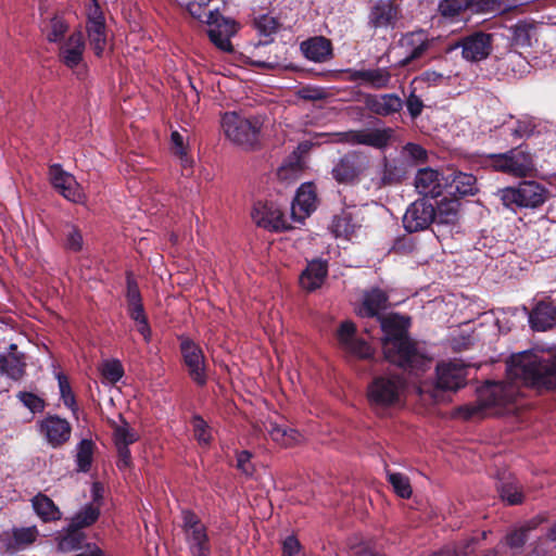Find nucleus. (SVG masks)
<instances>
[{
  "label": "nucleus",
  "mask_w": 556,
  "mask_h": 556,
  "mask_svg": "<svg viewBox=\"0 0 556 556\" xmlns=\"http://www.w3.org/2000/svg\"><path fill=\"white\" fill-rule=\"evenodd\" d=\"M415 187L420 194L437 198L446 189L447 178L433 168H420L415 176Z\"/></svg>",
  "instance_id": "4be33fe9"
},
{
  "label": "nucleus",
  "mask_w": 556,
  "mask_h": 556,
  "mask_svg": "<svg viewBox=\"0 0 556 556\" xmlns=\"http://www.w3.org/2000/svg\"><path fill=\"white\" fill-rule=\"evenodd\" d=\"M118 452L117 466L119 469L127 468L130 465V452L128 446H116Z\"/></svg>",
  "instance_id": "338daca9"
},
{
  "label": "nucleus",
  "mask_w": 556,
  "mask_h": 556,
  "mask_svg": "<svg viewBox=\"0 0 556 556\" xmlns=\"http://www.w3.org/2000/svg\"><path fill=\"white\" fill-rule=\"evenodd\" d=\"M50 180L52 186L68 201L74 203H84L86 194L77 182L76 178L63 170L60 165L50 167Z\"/></svg>",
  "instance_id": "dca6fc26"
},
{
  "label": "nucleus",
  "mask_w": 556,
  "mask_h": 556,
  "mask_svg": "<svg viewBox=\"0 0 556 556\" xmlns=\"http://www.w3.org/2000/svg\"><path fill=\"white\" fill-rule=\"evenodd\" d=\"M85 41L81 31H74L60 46L59 58L71 70L78 68L83 64Z\"/></svg>",
  "instance_id": "b1692460"
},
{
  "label": "nucleus",
  "mask_w": 556,
  "mask_h": 556,
  "mask_svg": "<svg viewBox=\"0 0 556 556\" xmlns=\"http://www.w3.org/2000/svg\"><path fill=\"white\" fill-rule=\"evenodd\" d=\"M369 160L366 155L351 152L342 156L332 168L333 178L340 184H357L369 179Z\"/></svg>",
  "instance_id": "1a4fd4ad"
},
{
  "label": "nucleus",
  "mask_w": 556,
  "mask_h": 556,
  "mask_svg": "<svg viewBox=\"0 0 556 556\" xmlns=\"http://www.w3.org/2000/svg\"><path fill=\"white\" fill-rule=\"evenodd\" d=\"M448 193L453 195H469L473 194L477 189V179L473 175L467 173L454 174L451 182H447Z\"/></svg>",
  "instance_id": "72a5a7b5"
},
{
  "label": "nucleus",
  "mask_w": 556,
  "mask_h": 556,
  "mask_svg": "<svg viewBox=\"0 0 556 556\" xmlns=\"http://www.w3.org/2000/svg\"><path fill=\"white\" fill-rule=\"evenodd\" d=\"M352 77L370 88L383 89L390 84L391 73L387 67H377L355 71Z\"/></svg>",
  "instance_id": "c756f323"
},
{
  "label": "nucleus",
  "mask_w": 556,
  "mask_h": 556,
  "mask_svg": "<svg viewBox=\"0 0 556 556\" xmlns=\"http://www.w3.org/2000/svg\"><path fill=\"white\" fill-rule=\"evenodd\" d=\"M211 0H181L180 3L182 5H186L188 12L192 16H201L202 15V9L204 5L210 3Z\"/></svg>",
  "instance_id": "0e129e2a"
},
{
  "label": "nucleus",
  "mask_w": 556,
  "mask_h": 556,
  "mask_svg": "<svg viewBox=\"0 0 556 556\" xmlns=\"http://www.w3.org/2000/svg\"><path fill=\"white\" fill-rule=\"evenodd\" d=\"M25 364L16 356H8V365L4 375L12 379H20L24 375Z\"/></svg>",
  "instance_id": "864d4df0"
},
{
  "label": "nucleus",
  "mask_w": 556,
  "mask_h": 556,
  "mask_svg": "<svg viewBox=\"0 0 556 556\" xmlns=\"http://www.w3.org/2000/svg\"><path fill=\"white\" fill-rule=\"evenodd\" d=\"M405 388L397 375L377 377L368 387V400L375 407H388L400 402Z\"/></svg>",
  "instance_id": "423d86ee"
},
{
  "label": "nucleus",
  "mask_w": 556,
  "mask_h": 556,
  "mask_svg": "<svg viewBox=\"0 0 556 556\" xmlns=\"http://www.w3.org/2000/svg\"><path fill=\"white\" fill-rule=\"evenodd\" d=\"M35 513L43 521H52L61 518V513L53 501L47 495L38 494L31 500Z\"/></svg>",
  "instance_id": "e433bc0d"
},
{
  "label": "nucleus",
  "mask_w": 556,
  "mask_h": 556,
  "mask_svg": "<svg viewBox=\"0 0 556 556\" xmlns=\"http://www.w3.org/2000/svg\"><path fill=\"white\" fill-rule=\"evenodd\" d=\"M76 464L80 471H88L93 455V442L91 440L84 439L81 440L76 447Z\"/></svg>",
  "instance_id": "a19ab883"
},
{
  "label": "nucleus",
  "mask_w": 556,
  "mask_h": 556,
  "mask_svg": "<svg viewBox=\"0 0 556 556\" xmlns=\"http://www.w3.org/2000/svg\"><path fill=\"white\" fill-rule=\"evenodd\" d=\"M207 5L208 3L203 7L201 16L193 17L200 21H203V18H205V23L208 26L207 34L211 41L219 50L230 52L232 50L230 38L237 33L238 24L231 18H226L219 15L218 12H206Z\"/></svg>",
  "instance_id": "0eeeda50"
},
{
  "label": "nucleus",
  "mask_w": 556,
  "mask_h": 556,
  "mask_svg": "<svg viewBox=\"0 0 556 556\" xmlns=\"http://www.w3.org/2000/svg\"><path fill=\"white\" fill-rule=\"evenodd\" d=\"M304 55L314 62H324L331 55V43L325 37H315L302 42Z\"/></svg>",
  "instance_id": "2f4dec72"
},
{
  "label": "nucleus",
  "mask_w": 556,
  "mask_h": 556,
  "mask_svg": "<svg viewBox=\"0 0 556 556\" xmlns=\"http://www.w3.org/2000/svg\"><path fill=\"white\" fill-rule=\"evenodd\" d=\"M458 202L456 200L443 199L437 210L433 223L437 226H451L454 227L458 220Z\"/></svg>",
  "instance_id": "f704fd0d"
},
{
  "label": "nucleus",
  "mask_w": 556,
  "mask_h": 556,
  "mask_svg": "<svg viewBox=\"0 0 556 556\" xmlns=\"http://www.w3.org/2000/svg\"><path fill=\"white\" fill-rule=\"evenodd\" d=\"M501 497L509 505H516L522 502V494L517 483L507 482L500 489Z\"/></svg>",
  "instance_id": "09e8293b"
},
{
  "label": "nucleus",
  "mask_w": 556,
  "mask_h": 556,
  "mask_svg": "<svg viewBox=\"0 0 556 556\" xmlns=\"http://www.w3.org/2000/svg\"><path fill=\"white\" fill-rule=\"evenodd\" d=\"M513 40L517 46L529 47L531 45L530 28L526 24L514 27Z\"/></svg>",
  "instance_id": "5fc2aeb1"
},
{
  "label": "nucleus",
  "mask_w": 556,
  "mask_h": 556,
  "mask_svg": "<svg viewBox=\"0 0 556 556\" xmlns=\"http://www.w3.org/2000/svg\"><path fill=\"white\" fill-rule=\"evenodd\" d=\"M16 396L33 414L41 413L45 409L46 403L37 394L20 392Z\"/></svg>",
  "instance_id": "8fccbe9b"
},
{
  "label": "nucleus",
  "mask_w": 556,
  "mask_h": 556,
  "mask_svg": "<svg viewBox=\"0 0 556 556\" xmlns=\"http://www.w3.org/2000/svg\"><path fill=\"white\" fill-rule=\"evenodd\" d=\"M498 194L506 207L538 208L547 201L549 191L538 181L525 180L517 187L501 189Z\"/></svg>",
  "instance_id": "20e7f679"
},
{
  "label": "nucleus",
  "mask_w": 556,
  "mask_h": 556,
  "mask_svg": "<svg viewBox=\"0 0 556 556\" xmlns=\"http://www.w3.org/2000/svg\"><path fill=\"white\" fill-rule=\"evenodd\" d=\"M182 527L192 556H211V545L205 526L189 510L182 511Z\"/></svg>",
  "instance_id": "9d476101"
},
{
  "label": "nucleus",
  "mask_w": 556,
  "mask_h": 556,
  "mask_svg": "<svg viewBox=\"0 0 556 556\" xmlns=\"http://www.w3.org/2000/svg\"><path fill=\"white\" fill-rule=\"evenodd\" d=\"M102 376L110 382L116 383L124 376V369L119 361H104L100 367Z\"/></svg>",
  "instance_id": "37998d69"
},
{
  "label": "nucleus",
  "mask_w": 556,
  "mask_h": 556,
  "mask_svg": "<svg viewBox=\"0 0 556 556\" xmlns=\"http://www.w3.org/2000/svg\"><path fill=\"white\" fill-rule=\"evenodd\" d=\"M389 483L392 485L394 492L402 498L410 497L413 490L409 479L400 472L387 471Z\"/></svg>",
  "instance_id": "79ce46f5"
},
{
  "label": "nucleus",
  "mask_w": 556,
  "mask_h": 556,
  "mask_svg": "<svg viewBox=\"0 0 556 556\" xmlns=\"http://www.w3.org/2000/svg\"><path fill=\"white\" fill-rule=\"evenodd\" d=\"M387 303L386 292L372 288L364 293L357 314L361 317H378L383 332L384 357L390 363L418 375L430 367L431 358L420 352L407 337L409 318L399 314L380 317V312L387 307Z\"/></svg>",
  "instance_id": "f03ea898"
},
{
  "label": "nucleus",
  "mask_w": 556,
  "mask_h": 556,
  "mask_svg": "<svg viewBox=\"0 0 556 556\" xmlns=\"http://www.w3.org/2000/svg\"><path fill=\"white\" fill-rule=\"evenodd\" d=\"M327 273V263L320 260H314L308 263L306 269L302 273L300 283L303 289L314 291L323 285Z\"/></svg>",
  "instance_id": "c85d7f7f"
},
{
  "label": "nucleus",
  "mask_w": 556,
  "mask_h": 556,
  "mask_svg": "<svg viewBox=\"0 0 556 556\" xmlns=\"http://www.w3.org/2000/svg\"><path fill=\"white\" fill-rule=\"evenodd\" d=\"M356 327L351 321H344L338 330V340L343 350L358 358H369L374 351L371 346L355 334Z\"/></svg>",
  "instance_id": "aec40b11"
},
{
  "label": "nucleus",
  "mask_w": 556,
  "mask_h": 556,
  "mask_svg": "<svg viewBox=\"0 0 556 556\" xmlns=\"http://www.w3.org/2000/svg\"><path fill=\"white\" fill-rule=\"evenodd\" d=\"M526 542V531L525 529H517L511 531L505 536V543L511 549H519Z\"/></svg>",
  "instance_id": "bf43d9fd"
},
{
  "label": "nucleus",
  "mask_w": 556,
  "mask_h": 556,
  "mask_svg": "<svg viewBox=\"0 0 556 556\" xmlns=\"http://www.w3.org/2000/svg\"><path fill=\"white\" fill-rule=\"evenodd\" d=\"M491 165L494 169L517 178L530 176L535 170L532 154L521 148L493 155Z\"/></svg>",
  "instance_id": "6e6552de"
},
{
  "label": "nucleus",
  "mask_w": 556,
  "mask_h": 556,
  "mask_svg": "<svg viewBox=\"0 0 556 556\" xmlns=\"http://www.w3.org/2000/svg\"><path fill=\"white\" fill-rule=\"evenodd\" d=\"M265 427L271 440L281 446L291 447L303 441V435L287 425L268 420Z\"/></svg>",
  "instance_id": "bb28decb"
},
{
  "label": "nucleus",
  "mask_w": 556,
  "mask_h": 556,
  "mask_svg": "<svg viewBox=\"0 0 556 556\" xmlns=\"http://www.w3.org/2000/svg\"><path fill=\"white\" fill-rule=\"evenodd\" d=\"M392 134L393 130L391 128L348 130L337 134L336 140L352 146L363 144L382 149L388 146Z\"/></svg>",
  "instance_id": "9b49d317"
},
{
  "label": "nucleus",
  "mask_w": 556,
  "mask_h": 556,
  "mask_svg": "<svg viewBox=\"0 0 556 556\" xmlns=\"http://www.w3.org/2000/svg\"><path fill=\"white\" fill-rule=\"evenodd\" d=\"M180 351L190 378L200 386L205 384L207 380L206 364L201 348L189 339H182Z\"/></svg>",
  "instance_id": "4468645a"
},
{
  "label": "nucleus",
  "mask_w": 556,
  "mask_h": 556,
  "mask_svg": "<svg viewBox=\"0 0 556 556\" xmlns=\"http://www.w3.org/2000/svg\"><path fill=\"white\" fill-rule=\"evenodd\" d=\"M435 218V208L426 199L413 202L403 216V226L408 232H417L427 229Z\"/></svg>",
  "instance_id": "f8f14e48"
},
{
  "label": "nucleus",
  "mask_w": 556,
  "mask_h": 556,
  "mask_svg": "<svg viewBox=\"0 0 556 556\" xmlns=\"http://www.w3.org/2000/svg\"><path fill=\"white\" fill-rule=\"evenodd\" d=\"M252 218L260 227L280 231L292 228L280 206L274 202H258L252 211Z\"/></svg>",
  "instance_id": "ddd939ff"
},
{
  "label": "nucleus",
  "mask_w": 556,
  "mask_h": 556,
  "mask_svg": "<svg viewBox=\"0 0 556 556\" xmlns=\"http://www.w3.org/2000/svg\"><path fill=\"white\" fill-rule=\"evenodd\" d=\"M365 103L369 111L381 116L391 115L403 108L402 99L394 93L368 96Z\"/></svg>",
  "instance_id": "a878e982"
},
{
  "label": "nucleus",
  "mask_w": 556,
  "mask_h": 556,
  "mask_svg": "<svg viewBox=\"0 0 556 556\" xmlns=\"http://www.w3.org/2000/svg\"><path fill=\"white\" fill-rule=\"evenodd\" d=\"M87 34L94 53L98 56L102 55L108 45V36L103 14L97 3L88 9Z\"/></svg>",
  "instance_id": "a211bd4d"
},
{
  "label": "nucleus",
  "mask_w": 556,
  "mask_h": 556,
  "mask_svg": "<svg viewBox=\"0 0 556 556\" xmlns=\"http://www.w3.org/2000/svg\"><path fill=\"white\" fill-rule=\"evenodd\" d=\"M430 39L424 30L407 33L399 41V52L401 59L399 66H405L415 59L420 58L429 48Z\"/></svg>",
  "instance_id": "f3484780"
},
{
  "label": "nucleus",
  "mask_w": 556,
  "mask_h": 556,
  "mask_svg": "<svg viewBox=\"0 0 556 556\" xmlns=\"http://www.w3.org/2000/svg\"><path fill=\"white\" fill-rule=\"evenodd\" d=\"M99 505L87 504L85 505L73 518L70 527L75 533L76 530L89 527L97 521L100 515Z\"/></svg>",
  "instance_id": "58836bf2"
},
{
  "label": "nucleus",
  "mask_w": 556,
  "mask_h": 556,
  "mask_svg": "<svg viewBox=\"0 0 556 556\" xmlns=\"http://www.w3.org/2000/svg\"><path fill=\"white\" fill-rule=\"evenodd\" d=\"M396 20V10L388 1L377 2L369 14V24L374 28L393 27Z\"/></svg>",
  "instance_id": "7c9ffc66"
},
{
  "label": "nucleus",
  "mask_w": 556,
  "mask_h": 556,
  "mask_svg": "<svg viewBox=\"0 0 556 556\" xmlns=\"http://www.w3.org/2000/svg\"><path fill=\"white\" fill-rule=\"evenodd\" d=\"M317 207L316 189L313 184L305 182L298 189L291 203V219L302 224Z\"/></svg>",
  "instance_id": "6ab92c4d"
},
{
  "label": "nucleus",
  "mask_w": 556,
  "mask_h": 556,
  "mask_svg": "<svg viewBox=\"0 0 556 556\" xmlns=\"http://www.w3.org/2000/svg\"><path fill=\"white\" fill-rule=\"evenodd\" d=\"M254 25L258 34L265 38L275 34L279 27L278 21L268 14H262L255 18Z\"/></svg>",
  "instance_id": "a18cd8bd"
},
{
  "label": "nucleus",
  "mask_w": 556,
  "mask_h": 556,
  "mask_svg": "<svg viewBox=\"0 0 556 556\" xmlns=\"http://www.w3.org/2000/svg\"><path fill=\"white\" fill-rule=\"evenodd\" d=\"M193 432L198 442L202 445H208L212 439L211 430L207 424L199 416L192 419Z\"/></svg>",
  "instance_id": "3c124183"
},
{
  "label": "nucleus",
  "mask_w": 556,
  "mask_h": 556,
  "mask_svg": "<svg viewBox=\"0 0 556 556\" xmlns=\"http://www.w3.org/2000/svg\"><path fill=\"white\" fill-rule=\"evenodd\" d=\"M402 177L403 174L396 166L384 163L381 167H370L369 180L365 187L368 190H379L382 187L400 182Z\"/></svg>",
  "instance_id": "393cba45"
},
{
  "label": "nucleus",
  "mask_w": 556,
  "mask_h": 556,
  "mask_svg": "<svg viewBox=\"0 0 556 556\" xmlns=\"http://www.w3.org/2000/svg\"><path fill=\"white\" fill-rule=\"evenodd\" d=\"M61 399L66 407L76 409L75 396L72 392L67 378L61 372L56 374Z\"/></svg>",
  "instance_id": "de8ad7c7"
},
{
  "label": "nucleus",
  "mask_w": 556,
  "mask_h": 556,
  "mask_svg": "<svg viewBox=\"0 0 556 556\" xmlns=\"http://www.w3.org/2000/svg\"><path fill=\"white\" fill-rule=\"evenodd\" d=\"M358 227V220H356L349 211H343L340 215L336 216L331 224L333 235L348 240L352 239Z\"/></svg>",
  "instance_id": "473e14b6"
},
{
  "label": "nucleus",
  "mask_w": 556,
  "mask_h": 556,
  "mask_svg": "<svg viewBox=\"0 0 556 556\" xmlns=\"http://www.w3.org/2000/svg\"><path fill=\"white\" fill-rule=\"evenodd\" d=\"M66 248L71 251L77 252L83 248V235L79 229L74 225L66 227Z\"/></svg>",
  "instance_id": "603ef678"
},
{
  "label": "nucleus",
  "mask_w": 556,
  "mask_h": 556,
  "mask_svg": "<svg viewBox=\"0 0 556 556\" xmlns=\"http://www.w3.org/2000/svg\"><path fill=\"white\" fill-rule=\"evenodd\" d=\"M282 556H303L301 544L293 535L282 542Z\"/></svg>",
  "instance_id": "6e6d98bb"
},
{
  "label": "nucleus",
  "mask_w": 556,
  "mask_h": 556,
  "mask_svg": "<svg viewBox=\"0 0 556 556\" xmlns=\"http://www.w3.org/2000/svg\"><path fill=\"white\" fill-rule=\"evenodd\" d=\"M138 433L126 422L117 426L114 430L116 446H128L138 440Z\"/></svg>",
  "instance_id": "c03bdc74"
},
{
  "label": "nucleus",
  "mask_w": 556,
  "mask_h": 556,
  "mask_svg": "<svg viewBox=\"0 0 556 556\" xmlns=\"http://www.w3.org/2000/svg\"><path fill=\"white\" fill-rule=\"evenodd\" d=\"M403 155L407 159H410L412 161H424L427 157L426 150L420 147L419 144L415 143H407L403 148Z\"/></svg>",
  "instance_id": "4d7b16f0"
},
{
  "label": "nucleus",
  "mask_w": 556,
  "mask_h": 556,
  "mask_svg": "<svg viewBox=\"0 0 556 556\" xmlns=\"http://www.w3.org/2000/svg\"><path fill=\"white\" fill-rule=\"evenodd\" d=\"M468 9H478V0H442L439 4V11L445 18L453 20L459 16Z\"/></svg>",
  "instance_id": "c9c22d12"
},
{
  "label": "nucleus",
  "mask_w": 556,
  "mask_h": 556,
  "mask_svg": "<svg viewBox=\"0 0 556 556\" xmlns=\"http://www.w3.org/2000/svg\"><path fill=\"white\" fill-rule=\"evenodd\" d=\"M467 368L464 364L454 362H442L435 369V382H421L418 387L419 393H429L431 397H438L439 390L455 391L465 386Z\"/></svg>",
  "instance_id": "39448f33"
},
{
  "label": "nucleus",
  "mask_w": 556,
  "mask_h": 556,
  "mask_svg": "<svg viewBox=\"0 0 556 556\" xmlns=\"http://www.w3.org/2000/svg\"><path fill=\"white\" fill-rule=\"evenodd\" d=\"M505 7L502 0H478V9L482 12H505Z\"/></svg>",
  "instance_id": "680f3d73"
},
{
  "label": "nucleus",
  "mask_w": 556,
  "mask_h": 556,
  "mask_svg": "<svg viewBox=\"0 0 556 556\" xmlns=\"http://www.w3.org/2000/svg\"><path fill=\"white\" fill-rule=\"evenodd\" d=\"M39 533L35 526L13 528L1 535V548L15 553L29 547L37 540Z\"/></svg>",
  "instance_id": "5701e85b"
},
{
  "label": "nucleus",
  "mask_w": 556,
  "mask_h": 556,
  "mask_svg": "<svg viewBox=\"0 0 556 556\" xmlns=\"http://www.w3.org/2000/svg\"><path fill=\"white\" fill-rule=\"evenodd\" d=\"M251 456V453L248 451H242L237 455V467L247 476L252 475L253 472Z\"/></svg>",
  "instance_id": "e2e57ef3"
},
{
  "label": "nucleus",
  "mask_w": 556,
  "mask_h": 556,
  "mask_svg": "<svg viewBox=\"0 0 556 556\" xmlns=\"http://www.w3.org/2000/svg\"><path fill=\"white\" fill-rule=\"evenodd\" d=\"M535 128V123L532 117L523 115L517 119L509 118L505 124V129L510 132L515 139H523L530 137Z\"/></svg>",
  "instance_id": "4c0bfd02"
},
{
  "label": "nucleus",
  "mask_w": 556,
  "mask_h": 556,
  "mask_svg": "<svg viewBox=\"0 0 556 556\" xmlns=\"http://www.w3.org/2000/svg\"><path fill=\"white\" fill-rule=\"evenodd\" d=\"M509 382H488L478 389L476 404L458 409L464 419L500 415L520 394L519 384L538 391L556 390V353L530 350L510 356L507 362Z\"/></svg>",
  "instance_id": "f257e3e1"
},
{
  "label": "nucleus",
  "mask_w": 556,
  "mask_h": 556,
  "mask_svg": "<svg viewBox=\"0 0 556 556\" xmlns=\"http://www.w3.org/2000/svg\"><path fill=\"white\" fill-rule=\"evenodd\" d=\"M446 78V76L435 71H426L415 81L426 83L428 86H438L444 84Z\"/></svg>",
  "instance_id": "13d9d810"
},
{
  "label": "nucleus",
  "mask_w": 556,
  "mask_h": 556,
  "mask_svg": "<svg viewBox=\"0 0 556 556\" xmlns=\"http://www.w3.org/2000/svg\"><path fill=\"white\" fill-rule=\"evenodd\" d=\"M529 323L534 330L545 331L556 325V306L538 303L529 315Z\"/></svg>",
  "instance_id": "cd10ccee"
},
{
  "label": "nucleus",
  "mask_w": 556,
  "mask_h": 556,
  "mask_svg": "<svg viewBox=\"0 0 556 556\" xmlns=\"http://www.w3.org/2000/svg\"><path fill=\"white\" fill-rule=\"evenodd\" d=\"M127 302L128 305L141 303L138 286L131 280H128L127 283Z\"/></svg>",
  "instance_id": "69168bd1"
},
{
  "label": "nucleus",
  "mask_w": 556,
  "mask_h": 556,
  "mask_svg": "<svg viewBox=\"0 0 556 556\" xmlns=\"http://www.w3.org/2000/svg\"><path fill=\"white\" fill-rule=\"evenodd\" d=\"M263 122L258 117L245 118L235 112H227L222 117L225 136L235 144L254 148L262 139Z\"/></svg>",
  "instance_id": "7ed1b4c3"
},
{
  "label": "nucleus",
  "mask_w": 556,
  "mask_h": 556,
  "mask_svg": "<svg viewBox=\"0 0 556 556\" xmlns=\"http://www.w3.org/2000/svg\"><path fill=\"white\" fill-rule=\"evenodd\" d=\"M38 431L53 448L62 446L71 438L70 422L56 415H48L38 421Z\"/></svg>",
  "instance_id": "2eb2a0df"
},
{
  "label": "nucleus",
  "mask_w": 556,
  "mask_h": 556,
  "mask_svg": "<svg viewBox=\"0 0 556 556\" xmlns=\"http://www.w3.org/2000/svg\"><path fill=\"white\" fill-rule=\"evenodd\" d=\"M172 150L180 161V165L188 169L192 166V159L188 153V146L185 142V138L178 131H173L170 135Z\"/></svg>",
  "instance_id": "ea45409f"
},
{
  "label": "nucleus",
  "mask_w": 556,
  "mask_h": 556,
  "mask_svg": "<svg viewBox=\"0 0 556 556\" xmlns=\"http://www.w3.org/2000/svg\"><path fill=\"white\" fill-rule=\"evenodd\" d=\"M351 556H381L374 553L367 545L361 544L358 546L351 547Z\"/></svg>",
  "instance_id": "774afa93"
},
{
  "label": "nucleus",
  "mask_w": 556,
  "mask_h": 556,
  "mask_svg": "<svg viewBox=\"0 0 556 556\" xmlns=\"http://www.w3.org/2000/svg\"><path fill=\"white\" fill-rule=\"evenodd\" d=\"M406 108H407L409 115L413 118H416L417 116H419L421 114L422 109H424V103L418 96H416L414 92H412L406 100Z\"/></svg>",
  "instance_id": "052dcab7"
},
{
  "label": "nucleus",
  "mask_w": 556,
  "mask_h": 556,
  "mask_svg": "<svg viewBox=\"0 0 556 556\" xmlns=\"http://www.w3.org/2000/svg\"><path fill=\"white\" fill-rule=\"evenodd\" d=\"M67 29L68 26L63 18L58 16L51 18L46 28V36L48 41L59 42L63 38Z\"/></svg>",
  "instance_id": "49530a36"
},
{
  "label": "nucleus",
  "mask_w": 556,
  "mask_h": 556,
  "mask_svg": "<svg viewBox=\"0 0 556 556\" xmlns=\"http://www.w3.org/2000/svg\"><path fill=\"white\" fill-rule=\"evenodd\" d=\"M459 47L463 58L467 61L478 62L489 56L492 51V36L485 33H473L465 37Z\"/></svg>",
  "instance_id": "412c9836"
}]
</instances>
